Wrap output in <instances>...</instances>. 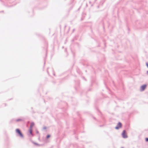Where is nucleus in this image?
I'll list each match as a JSON object with an SVG mask.
<instances>
[{
  "mask_svg": "<svg viewBox=\"0 0 148 148\" xmlns=\"http://www.w3.org/2000/svg\"><path fill=\"white\" fill-rule=\"evenodd\" d=\"M16 132L18 133L19 135L21 137H23V135L22 134V133L21 132L20 130L18 129H17L16 130Z\"/></svg>",
  "mask_w": 148,
  "mask_h": 148,
  "instance_id": "nucleus-1",
  "label": "nucleus"
},
{
  "mask_svg": "<svg viewBox=\"0 0 148 148\" xmlns=\"http://www.w3.org/2000/svg\"><path fill=\"white\" fill-rule=\"evenodd\" d=\"M121 148H123V147H122Z\"/></svg>",
  "mask_w": 148,
  "mask_h": 148,
  "instance_id": "nucleus-12",
  "label": "nucleus"
},
{
  "mask_svg": "<svg viewBox=\"0 0 148 148\" xmlns=\"http://www.w3.org/2000/svg\"><path fill=\"white\" fill-rule=\"evenodd\" d=\"M122 126V124L120 122H119L117 125V126L115 127V129H118L119 128L121 127Z\"/></svg>",
  "mask_w": 148,
  "mask_h": 148,
  "instance_id": "nucleus-4",
  "label": "nucleus"
},
{
  "mask_svg": "<svg viewBox=\"0 0 148 148\" xmlns=\"http://www.w3.org/2000/svg\"><path fill=\"white\" fill-rule=\"evenodd\" d=\"M50 137V136L49 135H48L47 136V138H48Z\"/></svg>",
  "mask_w": 148,
  "mask_h": 148,
  "instance_id": "nucleus-8",
  "label": "nucleus"
},
{
  "mask_svg": "<svg viewBox=\"0 0 148 148\" xmlns=\"http://www.w3.org/2000/svg\"><path fill=\"white\" fill-rule=\"evenodd\" d=\"M21 119H19V120H17V121H21Z\"/></svg>",
  "mask_w": 148,
  "mask_h": 148,
  "instance_id": "nucleus-10",
  "label": "nucleus"
},
{
  "mask_svg": "<svg viewBox=\"0 0 148 148\" xmlns=\"http://www.w3.org/2000/svg\"><path fill=\"white\" fill-rule=\"evenodd\" d=\"M147 73H148V71H147Z\"/></svg>",
  "mask_w": 148,
  "mask_h": 148,
  "instance_id": "nucleus-11",
  "label": "nucleus"
},
{
  "mask_svg": "<svg viewBox=\"0 0 148 148\" xmlns=\"http://www.w3.org/2000/svg\"><path fill=\"white\" fill-rule=\"evenodd\" d=\"M122 135L123 138H127V137L126 134V132L125 130L123 131V132L122 134Z\"/></svg>",
  "mask_w": 148,
  "mask_h": 148,
  "instance_id": "nucleus-2",
  "label": "nucleus"
},
{
  "mask_svg": "<svg viewBox=\"0 0 148 148\" xmlns=\"http://www.w3.org/2000/svg\"><path fill=\"white\" fill-rule=\"evenodd\" d=\"M145 139L146 141H148V138H146Z\"/></svg>",
  "mask_w": 148,
  "mask_h": 148,
  "instance_id": "nucleus-7",
  "label": "nucleus"
},
{
  "mask_svg": "<svg viewBox=\"0 0 148 148\" xmlns=\"http://www.w3.org/2000/svg\"><path fill=\"white\" fill-rule=\"evenodd\" d=\"M34 125V123L33 122L31 123L30 124V128L32 129V127Z\"/></svg>",
  "mask_w": 148,
  "mask_h": 148,
  "instance_id": "nucleus-5",
  "label": "nucleus"
},
{
  "mask_svg": "<svg viewBox=\"0 0 148 148\" xmlns=\"http://www.w3.org/2000/svg\"><path fill=\"white\" fill-rule=\"evenodd\" d=\"M146 66H147V67L148 68V63H146Z\"/></svg>",
  "mask_w": 148,
  "mask_h": 148,
  "instance_id": "nucleus-9",
  "label": "nucleus"
},
{
  "mask_svg": "<svg viewBox=\"0 0 148 148\" xmlns=\"http://www.w3.org/2000/svg\"><path fill=\"white\" fill-rule=\"evenodd\" d=\"M147 87V85L145 84H144L142 86H141L140 87V91H143Z\"/></svg>",
  "mask_w": 148,
  "mask_h": 148,
  "instance_id": "nucleus-3",
  "label": "nucleus"
},
{
  "mask_svg": "<svg viewBox=\"0 0 148 148\" xmlns=\"http://www.w3.org/2000/svg\"><path fill=\"white\" fill-rule=\"evenodd\" d=\"M32 128H30V130H29V133H30L32 134Z\"/></svg>",
  "mask_w": 148,
  "mask_h": 148,
  "instance_id": "nucleus-6",
  "label": "nucleus"
}]
</instances>
